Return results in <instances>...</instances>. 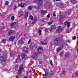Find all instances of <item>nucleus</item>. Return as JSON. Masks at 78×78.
<instances>
[{
	"label": "nucleus",
	"instance_id": "nucleus-14",
	"mask_svg": "<svg viewBox=\"0 0 78 78\" xmlns=\"http://www.w3.org/2000/svg\"><path fill=\"white\" fill-rule=\"evenodd\" d=\"M20 55H18V58L16 60V62H19V61H20Z\"/></svg>",
	"mask_w": 78,
	"mask_h": 78
},
{
	"label": "nucleus",
	"instance_id": "nucleus-8",
	"mask_svg": "<svg viewBox=\"0 0 78 78\" xmlns=\"http://www.w3.org/2000/svg\"><path fill=\"white\" fill-rule=\"evenodd\" d=\"M23 44V41L22 40H20L18 42V45L19 46H20L22 44Z\"/></svg>",
	"mask_w": 78,
	"mask_h": 78
},
{
	"label": "nucleus",
	"instance_id": "nucleus-48",
	"mask_svg": "<svg viewBox=\"0 0 78 78\" xmlns=\"http://www.w3.org/2000/svg\"><path fill=\"white\" fill-rule=\"evenodd\" d=\"M64 23V24H65V25H67V22H65Z\"/></svg>",
	"mask_w": 78,
	"mask_h": 78
},
{
	"label": "nucleus",
	"instance_id": "nucleus-60",
	"mask_svg": "<svg viewBox=\"0 0 78 78\" xmlns=\"http://www.w3.org/2000/svg\"><path fill=\"white\" fill-rule=\"evenodd\" d=\"M76 75H77V76H78V72L76 74Z\"/></svg>",
	"mask_w": 78,
	"mask_h": 78
},
{
	"label": "nucleus",
	"instance_id": "nucleus-62",
	"mask_svg": "<svg viewBox=\"0 0 78 78\" xmlns=\"http://www.w3.org/2000/svg\"><path fill=\"white\" fill-rule=\"evenodd\" d=\"M34 47H35V46H33V48H34Z\"/></svg>",
	"mask_w": 78,
	"mask_h": 78
},
{
	"label": "nucleus",
	"instance_id": "nucleus-44",
	"mask_svg": "<svg viewBox=\"0 0 78 78\" xmlns=\"http://www.w3.org/2000/svg\"><path fill=\"white\" fill-rule=\"evenodd\" d=\"M63 75H65L66 74V71L65 70L63 71Z\"/></svg>",
	"mask_w": 78,
	"mask_h": 78
},
{
	"label": "nucleus",
	"instance_id": "nucleus-50",
	"mask_svg": "<svg viewBox=\"0 0 78 78\" xmlns=\"http://www.w3.org/2000/svg\"><path fill=\"white\" fill-rule=\"evenodd\" d=\"M55 1H56V2H59L61 1V0H55Z\"/></svg>",
	"mask_w": 78,
	"mask_h": 78
},
{
	"label": "nucleus",
	"instance_id": "nucleus-39",
	"mask_svg": "<svg viewBox=\"0 0 78 78\" xmlns=\"http://www.w3.org/2000/svg\"><path fill=\"white\" fill-rule=\"evenodd\" d=\"M39 50H42V48H41L40 47H39L37 49V50L39 51Z\"/></svg>",
	"mask_w": 78,
	"mask_h": 78
},
{
	"label": "nucleus",
	"instance_id": "nucleus-15",
	"mask_svg": "<svg viewBox=\"0 0 78 78\" xmlns=\"http://www.w3.org/2000/svg\"><path fill=\"white\" fill-rule=\"evenodd\" d=\"M71 3L73 4H75L76 3V1L75 0H71Z\"/></svg>",
	"mask_w": 78,
	"mask_h": 78
},
{
	"label": "nucleus",
	"instance_id": "nucleus-10",
	"mask_svg": "<svg viewBox=\"0 0 78 78\" xmlns=\"http://www.w3.org/2000/svg\"><path fill=\"white\" fill-rule=\"evenodd\" d=\"M40 12L41 14H43V15H44V14H45V13L47 12V11L46 10L44 11L43 10H41L40 11Z\"/></svg>",
	"mask_w": 78,
	"mask_h": 78
},
{
	"label": "nucleus",
	"instance_id": "nucleus-2",
	"mask_svg": "<svg viewBox=\"0 0 78 78\" xmlns=\"http://www.w3.org/2000/svg\"><path fill=\"white\" fill-rule=\"evenodd\" d=\"M23 65H21L20 66L19 69L18 73V74L19 75H21L22 71H23Z\"/></svg>",
	"mask_w": 78,
	"mask_h": 78
},
{
	"label": "nucleus",
	"instance_id": "nucleus-25",
	"mask_svg": "<svg viewBox=\"0 0 78 78\" xmlns=\"http://www.w3.org/2000/svg\"><path fill=\"white\" fill-rule=\"evenodd\" d=\"M28 50V48H27L26 47H23V48H22V50H23V51H25V50Z\"/></svg>",
	"mask_w": 78,
	"mask_h": 78
},
{
	"label": "nucleus",
	"instance_id": "nucleus-1",
	"mask_svg": "<svg viewBox=\"0 0 78 78\" xmlns=\"http://www.w3.org/2000/svg\"><path fill=\"white\" fill-rule=\"evenodd\" d=\"M55 45H59L61 43V40L59 37H57L54 41Z\"/></svg>",
	"mask_w": 78,
	"mask_h": 78
},
{
	"label": "nucleus",
	"instance_id": "nucleus-51",
	"mask_svg": "<svg viewBox=\"0 0 78 78\" xmlns=\"http://www.w3.org/2000/svg\"><path fill=\"white\" fill-rule=\"evenodd\" d=\"M3 70H7V69H3Z\"/></svg>",
	"mask_w": 78,
	"mask_h": 78
},
{
	"label": "nucleus",
	"instance_id": "nucleus-21",
	"mask_svg": "<svg viewBox=\"0 0 78 78\" xmlns=\"http://www.w3.org/2000/svg\"><path fill=\"white\" fill-rule=\"evenodd\" d=\"M21 56L23 59H25V56H26V55L23 53L22 54Z\"/></svg>",
	"mask_w": 78,
	"mask_h": 78
},
{
	"label": "nucleus",
	"instance_id": "nucleus-29",
	"mask_svg": "<svg viewBox=\"0 0 78 78\" xmlns=\"http://www.w3.org/2000/svg\"><path fill=\"white\" fill-rule=\"evenodd\" d=\"M51 28L53 30H55V29H56V27L55 25H53L52 26Z\"/></svg>",
	"mask_w": 78,
	"mask_h": 78
},
{
	"label": "nucleus",
	"instance_id": "nucleus-3",
	"mask_svg": "<svg viewBox=\"0 0 78 78\" xmlns=\"http://www.w3.org/2000/svg\"><path fill=\"white\" fill-rule=\"evenodd\" d=\"M63 27L61 26H59L58 27L57 29L56 30V33H59L62 31Z\"/></svg>",
	"mask_w": 78,
	"mask_h": 78
},
{
	"label": "nucleus",
	"instance_id": "nucleus-24",
	"mask_svg": "<svg viewBox=\"0 0 78 78\" xmlns=\"http://www.w3.org/2000/svg\"><path fill=\"white\" fill-rule=\"evenodd\" d=\"M28 12H26L25 16V18H26V19L27 18V17H28Z\"/></svg>",
	"mask_w": 78,
	"mask_h": 78
},
{
	"label": "nucleus",
	"instance_id": "nucleus-42",
	"mask_svg": "<svg viewBox=\"0 0 78 78\" xmlns=\"http://www.w3.org/2000/svg\"><path fill=\"white\" fill-rule=\"evenodd\" d=\"M31 39H30L28 42V44H29L30 43V42H31Z\"/></svg>",
	"mask_w": 78,
	"mask_h": 78
},
{
	"label": "nucleus",
	"instance_id": "nucleus-38",
	"mask_svg": "<svg viewBox=\"0 0 78 78\" xmlns=\"http://www.w3.org/2000/svg\"><path fill=\"white\" fill-rule=\"evenodd\" d=\"M59 20L60 22V23H62V19H60Z\"/></svg>",
	"mask_w": 78,
	"mask_h": 78
},
{
	"label": "nucleus",
	"instance_id": "nucleus-30",
	"mask_svg": "<svg viewBox=\"0 0 78 78\" xmlns=\"http://www.w3.org/2000/svg\"><path fill=\"white\" fill-rule=\"evenodd\" d=\"M9 5V2L8 1L5 2V5Z\"/></svg>",
	"mask_w": 78,
	"mask_h": 78
},
{
	"label": "nucleus",
	"instance_id": "nucleus-18",
	"mask_svg": "<svg viewBox=\"0 0 78 78\" xmlns=\"http://www.w3.org/2000/svg\"><path fill=\"white\" fill-rule=\"evenodd\" d=\"M22 14H23V13L22 12H20L18 13V16L19 17H21L22 16Z\"/></svg>",
	"mask_w": 78,
	"mask_h": 78
},
{
	"label": "nucleus",
	"instance_id": "nucleus-7",
	"mask_svg": "<svg viewBox=\"0 0 78 78\" xmlns=\"http://www.w3.org/2000/svg\"><path fill=\"white\" fill-rule=\"evenodd\" d=\"M12 33H16V32L14 30H10L8 34L9 35H11V34H12Z\"/></svg>",
	"mask_w": 78,
	"mask_h": 78
},
{
	"label": "nucleus",
	"instance_id": "nucleus-63",
	"mask_svg": "<svg viewBox=\"0 0 78 78\" xmlns=\"http://www.w3.org/2000/svg\"><path fill=\"white\" fill-rule=\"evenodd\" d=\"M2 25H4V23H2Z\"/></svg>",
	"mask_w": 78,
	"mask_h": 78
},
{
	"label": "nucleus",
	"instance_id": "nucleus-53",
	"mask_svg": "<svg viewBox=\"0 0 78 78\" xmlns=\"http://www.w3.org/2000/svg\"><path fill=\"white\" fill-rule=\"evenodd\" d=\"M17 0L19 2H21V1H22V0Z\"/></svg>",
	"mask_w": 78,
	"mask_h": 78
},
{
	"label": "nucleus",
	"instance_id": "nucleus-52",
	"mask_svg": "<svg viewBox=\"0 0 78 78\" xmlns=\"http://www.w3.org/2000/svg\"><path fill=\"white\" fill-rule=\"evenodd\" d=\"M16 78H19V76H16Z\"/></svg>",
	"mask_w": 78,
	"mask_h": 78
},
{
	"label": "nucleus",
	"instance_id": "nucleus-4",
	"mask_svg": "<svg viewBox=\"0 0 78 78\" xmlns=\"http://www.w3.org/2000/svg\"><path fill=\"white\" fill-rule=\"evenodd\" d=\"M34 2L36 3H38L40 5H42V4H43L42 0H35Z\"/></svg>",
	"mask_w": 78,
	"mask_h": 78
},
{
	"label": "nucleus",
	"instance_id": "nucleus-19",
	"mask_svg": "<svg viewBox=\"0 0 78 78\" xmlns=\"http://www.w3.org/2000/svg\"><path fill=\"white\" fill-rule=\"evenodd\" d=\"M36 21H37V19H36V18H34V20L32 22V24L35 23L36 22Z\"/></svg>",
	"mask_w": 78,
	"mask_h": 78
},
{
	"label": "nucleus",
	"instance_id": "nucleus-49",
	"mask_svg": "<svg viewBox=\"0 0 78 78\" xmlns=\"http://www.w3.org/2000/svg\"><path fill=\"white\" fill-rule=\"evenodd\" d=\"M53 16L55 17V16H56V14H55V13H53Z\"/></svg>",
	"mask_w": 78,
	"mask_h": 78
},
{
	"label": "nucleus",
	"instance_id": "nucleus-34",
	"mask_svg": "<svg viewBox=\"0 0 78 78\" xmlns=\"http://www.w3.org/2000/svg\"><path fill=\"white\" fill-rule=\"evenodd\" d=\"M72 38L73 40H75V39H76V36L73 37Z\"/></svg>",
	"mask_w": 78,
	"mask_h": 78
},
{
	"label": "nucleus",
	"instance_id": "nucleus-58",
	"mask_svg": "<svg viewBox=\"0 0 78 78\" xmlns=\"http://www.w3.org/2000/svg\"><path fill=\"white\" fill-rule=\"evenodd\" d=\"M24 78H27V76H25L24 77Z\"/></svg>",
	"mask_w": 78,
	"mask_h": 78
},
{
	"label": "nucleus",
	"instance_id": "nucleus-28",
	"mask_svg": "<svg viewBox=\"0 0 78 78\" xmlns=\"http://www.w3.org/2000/svg\"><path fill=\"white\" fill-rule=\"evenodd\" d=\"M61 49H62V48H58L57 50V51L58 52L59 51H60V50H61Z\"/></svg>",
	"mask_w": 78,
	"mask_h": 78
},
{
	"label": "nucleus",
	"instance_id": "nucleus-54",
	"mask_svg": "<svg viewBox=\"0 0 78 78\" xmlns=\"http://www.w3.org/2000/svg\"><path fill=\"white\" fill-rule=\"evenodd\" d=\"M41 53V51H39V52L38 53H39V54Z\"/></svg>",
	"mask_w": 78,
	"mask_h": 78
},
{
	"label": "nucleus",
	"instance_id": "nucleus-36",
	"mask_svg": "<svg viewBox=\"0 0 78 78\" xmlns=\"http://www.w3.org/2000/svg\"><path fill=\"white\" fill-rule=\"evenodd\" d=\"M67 25L68 27H69L70 26V23L69 22H68Z\"/></svg>",
	"mask_w": 78,
	"mask_h": 78
},
{
	"label": "nucleus",
	"instance_id": "nucleus-59",
	"mask_svg": "<svg viewBox=\"0 0 78 78\" xmlns=\"http://www.w3.org/2000/svg\"><path fill=\"white\" fill-rule=\"evenodd\" d=\"M27 23H26L25 26H27Z\"/></svg>",
	"mask_w": 78,
	"mask_h": 78
},
{
	"label": "nucleus",
	"instance_id": "nucleus-56",
	"mask_svg": "<svg viewBox=\"0 0 78 78\" xmlns=\"http://www.w3.org/2000/svg\"><path fill=\"white\" fill-rule=\"evenodd\" d=\"M28 51L27 50L26 51H25L24 53H27Z\"/></svg>",
	"mask_w": 78,
	"mask_h": 78
},
{
	"label": "nucleus",
	"instance_id": "nucleus-13",
	"mask_svg": "<svg viewBox=\"0 0 78 78\" xmlns=\"http://www.w3.org/2000/svg\"><path fill=\"white\" fill-rule=\"evenodd\" d=\"M1 63L2 65H4L5 66V64L6 63V61L4 60H2V61H1Z\"/></svg>",
	"mask_w": 78,
	"mask_h": 78
},
{
	"label": "nucleus",
	"instance_id": "nucleus-12",
	"mask_svg": "<svg viewBox=\"0 0 78 78\" xmlns=\"http://www.w3.org/2000/svg\"><path fill=\"white\" fill-rule=\"evenodd\" d=\"M15 38V37L11 36L9 38V41H13L14 39Z\"/></svg>",
	"mask_w": 78,
	"mask_h": 78
},
{
	"label": "nucleus",
	"instance_id": "nucleus-43",
	"mask_svg": "<svg viewBox=\"0 0 78 78\" xmlns=\"http://www.w3.org/2000/svg\"><path fill=\"white\" fill-rule=\"evenodd\" d=\"M50 63L51 64V65H53V63L52 62V61L51 60L50 61Z\"/></svg>",
	"mask_w": 78,
	"mask_h": 78
},
{
	"label": "nucleus",
	"instance_id": "nucleus-37",
	"mask_svg": "<svg viewBox=\"0 0 78 78\" xmlns=\"http://www.w3.org/2000/svg\"><path fill=\"white\" fill-rule=\"evenodd\" d=\"M16 8H17V6L15 5L13 8V10H16Z\"/></svg>",
	"mask_w": 78,
	"mask_h": 78
},
{
	"label": "nucleus",
	"instance_id": "nucleus-35",
	"mask_svg": "<svg viewBox=\"0 0 78 78\" xmlns=\"http://www.w3.org/2000/svg\"><path fill=\"white\" fill-rule=\"evenodd\" d=\"M11 19L12 20H14V16H12Z\"/></svg>",
	"mask_w": 78,
	"mask_h": 78
},
{
	"label": "nucleus",
	"instance_id": "nucleus-20",
	"mask_svg": "<svg viewBox=\"0 0 78 78\" xmlns=\"http://www.w3.org/2000/svg\"><path fill=\"white\" fill-rule=\"evenodd\" d=\"M16 24V22H14L10 24V26L11 27H13V26L15 25Z\"/></svg>",
	"mask_w": 78,
	"mask_h": 78
},
{
	"label": "nucleus",
	"instance_id": "nucleus-5",
	"mask_svg": "<svg viewBox=\"0 0 78 78\" xmlns=\"http://www.w3.org/2000/svg\"><path fill=\"white\" fill-rule=\"evenodd\" d=\"M26 6V4L24 3H23L19 4L18 5V6H20V7H21V8H24L25 6Z\"/></svg>",
	"mask_w": 78,
	"mask_h": 78
},
{
	"label": "nucleus",
	"instance_id": "nucleus-57",
	"mask_svg": "<svg viewBox=\"0 0 78 78\" xmlns=\"http://www.w3.org/2000/svg\"><path fill=\"white\" fill-rule=\"evenodd\" d=\"M76 8H78V5H77L76 6Z\"/></svg>",
	"mask_w": 78,
	"mask_h": 78
},
{
	"label": "nucleus",
	"instance_id": "nucleus-6",
	"mask_svg": "<svg viewBox=\"0 0 78 78\" xmlns=\"http://www.w3.org/2000/svg\"><path fill=\"white\" fill-rule=\"evenodd\" d=\"M37 55H38L37 53H36L34 55H32L31 56V57L34 58V59H37L38 58V56H37Z\"/></svg>",
	"mask_w": 78,
	"mask_h": 78
},
{
	"label": "nucleus",
	"instance_id": "nucleus-33",
	"mask_svg": "<svg viewBox=\"0 0 78 78\" xmlns=\"http://www.w3.org/2000/svg\"><path fill=\"white\" fill-rule=\"evenodd\" d=\"M54 73L52 72H51L49 73V74L50 75H53Z\"/></svg>",
	"mask_w": 78,
	"mask_h": 78
},
{
	"label": "nucleus",
	"instance_id": "nucleus-55",
	"mask_svg": "<svg viewBox=\"0 0 78 78\" xmlns=\"http://www.w3.org/2000/svg\"><path fill=\"white\" fill-rule=\"evenodd\" d=\"M44 44L45 45H47V43H45Z\"/></svg>",
	"mask_w": 78,
	"mask_h": 78
},
{
	"label": "nucleus",
	"instance_id": "nucleus-46",
	"mask_svg": "<svg viewBox=\"0 0 78 78\" xmlns=\"http://www.w3.org/2000/svg\"><path fill=\"white\" fill-rule=\"evenodd\" d=\"M53 30L52 28H51L50 29V31L51 32L52 31H53Z\"/></svg>",
	"mask_w": 78,
	"mask_h": 78
},
{
	"label": "nucleus",
	"instance_id": "nucleus-31",
	"mask_svg": "<svg viewBox=\"0 0 78 78\" xmlns=\"http://www.w3.org/2000/svg\"><path fill=\"white\" fill-rule=\"evenodd\" d=\"M6 39H3L2 41V42L3 43H5L6 42Z\"/></svg>",
	"mask_w": 78,
	"mask_h": 78
},
{
	"label": "nucleus",
	"instance_id": "nucleus-16",
	"mask_svg": "<svg viewBox=\"0 0 78 78\" xmlns=\"http://www.w3.org/2000/svg\"><path fill=\"white\" fill-rule=\"evenodd\" d=\"M0 60H1V61L5 60V59H4V56H1L0 57Z\"/></svg>",
	"mask_w": 78,
	"mask_h": 78
},
{
	"label": "nucleus",
	"instance_id": "nucleus-26",
	"mask_svg": "<svg viewBox=\"0 0 78 78\" xmlns=\"http://www.w3.org/2000/svg\"><path fill=\"white\" fill-rule=\"evenodd\" d=\"M30 19H31V20H33V16L30 15L29 16Z\"/></svg>",
	"mask_w": 78,
	"mask_h": 78
},
{
	"label": "nucleus",
	"instance_id": "nucleus-41",
	"mask_svg": "<svg viewBox=\"0 0 78 78\" xmlns=\"http://www.w3.org/2000/svg\"><path fill=\"white\" fill-rule=\"evenodd\" d=\"M41 44H42V45H44V41H41Z\"/></svg>",
	"mask_w": 78,
	"mask_h": 78
},
{
	"label": "nucleus",
	"instance_id": "nucleus-47",
	"mask_svg": "<svg viewBox=\"0 0 78 78\" xmlns=\"http://www.w3.org/2000/svg\"><path fill=\"white\" fill-rule=\"evenodd\" d=\"M63 54H64V52L63 51L62 53H60V55L62 56V55H63Z\"/></svg>",
	"mask_w": 78,
	"mask_h": 78
},
{
	"label": "nucleus",
	"instance_id": "nucleus-23",
	"mask_svg": "<svg viewBox=\"0 0 78 78\" xmlns=\"http://www.w3.org/2000/svg\"><path fill=\"white\" fill-rule=\"evenodd\" d=\"M31 9H32L31 6H29L28 7V8H27V10H28V11H30V10H31Z\"/></svg>",
	"mask_w": 78,
	"mask_h": 78
},
{
	"label": "nucleus",
	"instance_id": "nucleus-40",
	"mask_svg": "<svg viewBox=\"0 0 78 78\" xmlns=\"http://www.w3.org/2000/svg\"><path fill=\"white\" fill-rule=\"evenodd\" d=\"M38 34L40 35L41 34V30H39L38 31Z\"/></svg>",
	"mask_w": 78,
	"mask_h": 78
},
{
	"label": "nucleus",
	"instance_id": "nucleus-61",
	"mask_svg": "<svg viewBox=\"0 0 78 78\" xmlns=\"http://www.w3.org/2000/svg\"><path fill=\"white\" fill-rule=\"evenodd\" d=\"M39 8H40V7H38V9H39Z\"/></svg>",
	"mask_w": 78,
	"mask_h": 78
},
{
	"label": "nucleus",
	"instance_id": "nucleus-45",
	"mask_svg": "<svg viewBox=\"0 0 78 78\" xmlns=\"http://www.w3.org/2000/svg\"><path fill=\"white\" fill-rule=\"evenodd\" d=\"M50 16V13H49L48 15H47V17L49 18V17Z\"/></svg>",
	"mask_w": 78,
	"mask_h": 78
},
{
	"label": "nucleus",
	"instance_id": "nucleus-9",
	"mask_svg": "<svg viewBox=\"0 0 78 78\" xmlns=\"http://www.w3.org/2000/svg\"><path fill=\"white\" fill-rule=\"evenodd\" d=\"M70 56V53L69 52H66L65 53V57L66 58H67L68 57H69Z\"/></svg>",
	"mask_w": 78,
	"mask_h": 78
},
{
	"label": "nucleus",
	"instance_id": "nucleus-64",
	"mask_svg": "<svg viewBox=\"0 0 78 78\" xmlns=\"http://www.w3.org/2000/svg\"><path fill=\"white\" fill-rule=\"evenodd\" d=\"M53 1H55V0H53Z\"/></svg>",
	"mask_w": 78,
	"mask_h": 78
},
{
	"label": "nucleus",
	"instance_id": "nucleus-32",
	"mask_svg": "<svg viewBox=\"0 0 78 78\" xmlns=\"http://www.w3.org/2000/svg\"><path fill=\"white\" fill-rule=\"evenodd\" d=\"M70 31V29H68L66 31V33H68Z\"/></svg>",
	"mask_w": 78,
	"mask_h": 78
},
{
	"label": "nucleus",
	"instance_id": "nucleus-27",
	"mask_svg": "<svg viewBox=\"0 0 78 78\" xmlns=\"http://www.w3.org/2000/svg\"><path fill=\"white\" fill-rule=\"evenodd\" d=\"M53 22V21H52L51 22H49L48 23V25H51Z\"/></svg>",
	"mask_w": 78,
	"mask_h": 78
},
{
	"label": "nucleus",
	"instance_id": "nucleus-22",
	"mask_svg": "<svg viewBox=\"0 0 78 78\" xmlns=\"http://www.w3.org/2000/svg\"><path fill=\"white\" fill-rule=\"evenodd\" d=\"M10 55L11 57H12L14 55V52H12L10 53Z\"/></svg>",
	"mask_w": 78,
	"mask_h": 78
},
{
	"label": "nucleus",
	"instance_id": "nucleus-17",
	"mask_svg": "<svg viewBox=\"0 0 78 78\" xmlns=\"http://www.w3.org/2000/svg\"><path fill=\"white\" fill-rule=\"evenodd\" d=\"M44 72H45V76H44V78H47V76H48V72H47L45 71Z\"/></svg>",
	"mask_w": 78,
	"mask_h": 78
},
{
	"label": "nucleus",
	"instance_id": "nucleus-11",
	"mask_svg": "<svg viewBox=\"0 0 78 78\" xmlns=\"http://www.w3.org/2000/svg\"><path fill=\"white\" fill-rule=\"evenodd\" d=\"M27 75L29 78H31L32 75H31V71H29L27 73Z\"/></svg>",
	"mask_w": 78,
	"mask_h": 78
}]
</instances>
